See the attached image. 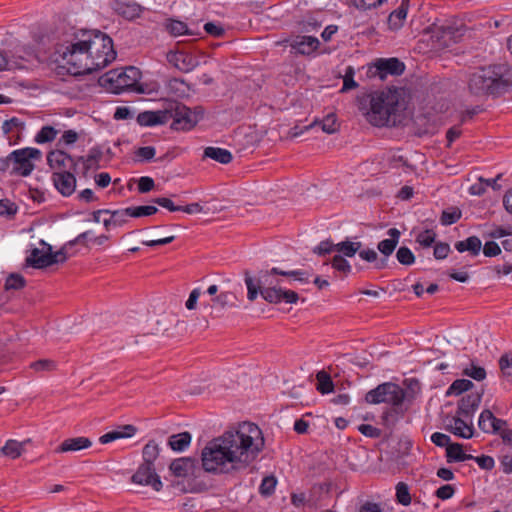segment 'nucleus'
Returning <instances> with one entry per match:
<instances>
[{
	"instance_id": "f257e3e1",
	"label": "nucleus",
	"mask_w": 512,
	"mask_h": 512,
	"mask_svg": "<svg viewBox=\"0 0 512 512\" xmlns=\"http://www.w3.org/2000/svg\"><path fill=\"white\" fill-rule=\"evenodd\" d=\"M262 430L252 422H243L212 439L203 448V469L213 473H231L247 467L264 449Z\"/></svg>"
},
{
	"instance_id": "f03ea898",
	"label": "nucleus",
	"mask_w": 512,
	"mask_h": 512,
	"mask_svg": "<svg viewBox=\"0 0 512 512\" xmlns=\"http://www.w3.org/2000/svg\"><path fill=\"white\" fill-rule=\"evenodd\" d=\"M71 75H86L101 70L116 58L112 39L100 30H82L58 50Z\"/></svg>"
},
{
	"instance_id": "7ed1b4c3",
	"label": "nucleus",
	"mask_w": 512,
	"mask_h": 512,
	"mask_svg": "<svg viewBox=\"0 0 512 512\" xmlns=\"http://www.w3.org/2000/svg\"><path fill=\"white\" fill-rule=\"evenodd\" d=\"M277 276L292 277L295 280L308 283L309 275L302 270L285 271L279 268H272L269 271H261L257 282L245 272V284L247 286V298L254 301L258 294L263 297L265 301L271 304H279L285 302L288 304H295L299 300V295L293 290H287L282 287V280Z\"/></svg>"
},
{
	"instance_id": "20e7f679",
	"label": "nucleus",
	"mask_w": 512,
	"mask_h": 512,
	"mask_svg": "<svg viewBox=\"0 0 512 512\" xmlns=\"http://www.w3.org/2000/svg\"><path fill=\"white\" fill-rule=\"evenodd\" d=\"M396 89L375 91L357 98L359 110L376 127L396 126L401 122V105Z\"/></svg>"
},
{
	"instance_id": "39448f33",
	"label": "nucleus",
	"mask_w": 512,
	"mask_h": 512,
	"mask_svg": "<svg viewBox=\"0 0 512 512\" xmlns=\"http://www.w3.org/2000/svg\"><path fill=\"white\" fill-rule=\"evenodd\" d=\"M512 88V68L507 64L483 66L467 77V89L475 97H499Z\"/></svg>"
},
{
	"instance_id": "423d86ee",
	"label": "nucleus",
	"mask_w": 512,
	"mask_h": 512,
	"mask_svg": "<svg viewBox=\"0 0 512 512\" xmlns=\"http://www.w3.org/2000/svg\"><path fill=\"white\" fill-rule=\"evenodd\" d=\"M405 398V391L399 385L392 382L380 384L365 395V400L368 403H387L393 406L382 415L383 423L387 427L393 426L396 423L398 415H403L404 410L401 408V404Z\"/></svg>"
},
{
	"instance_id": "0eeeda50",
	"label": "nucleus",
	"mask_w": 512,
	"mask_h": 512,
	"mask_svg": "<svg viewBox=\"0 0 512 512\" xmlns=\"http://www.w3.org/2000/svg\"><path fill=\"white\" fill-rule=\"evenodd\" d=\"M140 78V70L134 66H129L107 72L100 77L99 82L109 92L120 94L128 90H138Z\"/></svg>"
},
{
	"instance_id": "6e6552de",
	"label": "nucleus",
	"mask_w": 512,
	"mask_h": 512,
	"mask_svg": "<svg viewBox=\"0 0 512 512\" xmlns=\"http://www.w3.org/2000/svg\"><path fill=\"white\" fill-rule=\"evenodd\" d=\"M40 244L44 246L43 250L34 248L31 250L30 255L26 258V265L31 266L35 269H44L56 263H63L67 260L68 255L66 254V247H62L57 252H52V247L44 242L40 241Z\"/></svg>"
},
{
	"instance_id": "1a4fd4ad",
	"label": "nucleus",
	"mask_w": 512,
	"mask_h": 512,
	"mask_svg": "<svg viewBox=\"0 0 512 512\" xmlns=\"http://www.w3.org/2000/svg\"><path fill=\"white\" fill-rule=\"evenodd\" d=\"M167 122L172 120L171 129L190 130L198 122V116L178 101H169L166 104Z\"/></svg>"
},
{
	"instance_id": "9d476101",
	"label": "nucleus",
	"mask_w": 512,
	"mask_h": 512,
	"mask_svg": "<svg viewBox=\"0 0 512 512\" xmlns=\"http://www.w3.org/2000/svg\"><path fill=\"white\" fill-rule=\"evenodd\" d=\"M12 169L11 174L28 176L34 169L31 159H39L41 152L36 148H24L11 152Z\"/></svg>"
},
{
	"instance_id": "9b49d317",
	"label": "nucleus",
	"mask_w": 512,
	"mask_h": 512,
	"mask_svg": "<svg viewBox=\"0 0 512 512\" xmlns=\"http://www.w3.org/2000/svg\"><path fill=\"white\" fill-rule=\"evenodd\" d=\"M133 483L151 486L155 491H160L162 482L156 473V467L147 464H141L131 478Z\"/></svg>"
},
{
	"instance_id": "f8f14e48",
	"label": "nucleus",
	"mask_w": 512,
	"mask_h": 512,
	"mask_svg": "<svg viewBox=\"0 0 512 512\" xmlns=\"http://www.w3.org/2000/svg\"><path fill=\"white\" fill-rule=\"evenodd\" d=\"M47 162L50 168L54 170V172H75L77 167V160L60 149L50 151L47 154Z\"/></svg>"
},
{
	"instance_id": "ddd939ff",
	"label": "nucleus",
	"mask_w": 512,
	"mask_h": 512,
	"mask_svg": "<svg viewBox=\"0 0 512 512\" xmlns=\"http://www.w3.org/2000/svg\"><path fill=\"white\" fill-rule=\"evenodd\" d=\"M102 215H109V217L105 218L106 230H109L111 227L123 226L130 217L128 208L120 210L102 209L93 212V220L100 222Z\"/></svg>"
},
{
	"instance_id": "4468645a",
	"label": "nucleus",
	"mask_w": 512,
	"mask_h": 512,
	"mask_svg": "<svg viewBox=\"0 0 512 512\" xmlns=\"http://www.w3.org/2000/svg\"><path fill=\"white\" fill-rule=\"evenodd\" d=\"M461 36L459 29L452 26H441L433 30L432 39L436 48H446L456 43Z\"/></svg>"
},
{
	"instance_id": "2eb2a0df",
	"label": "nucleus",
	"mask_w": 512,
	"mask_h": 512,
	"mask_svg": "<svg viewBox=\"0 0 512 512\" xmlns=\"http://www.w3.org/2000/svg\"><path fill=\"white\" fill-rule=\"evenodd\" d=\"M374 66L381 79H384L387 75H401L405 70L404 63L394 57L377 59Z\"/></svg>"
},
{
	"instance_id": "dca6fc26",
	"label": "nucleus",
	"mask_w": 512,
	"mask_h": 512,
	"mask_svg": "<svg viewBox=\"0 0 512 512\" xmlns=\"http://www.w3.org/2000/svg\"><path fill=\"white\" fill-rule=\"evenodd\" d=\"M483 393L484 391L482 390L481 392L470 393L462 397L458 402L456 414L471 420L474 412L478 409L481 403Z\"/></svg>"
},
{
	"instance_id": "f3484780",
	"label": "nucleus",
	"mask_w": 512,
	"mask_h": 512,
	"mask_svg": "<svg viewBox=\"0 0 512 512\" xmlns=\"http://www.w3.org/2000/svg\"><path fill=\"white\" fill-rule=\"evenodd\" d=\"M313 252L319 256H325L327 254L338 252L343 253L345 256H348L349 258L352 257V241H350L348 238L341 242L334 244L330 240H324L321 241L314 249Z\"/></svg>"
},
{
	"instance_id": "a211bd4d",
	"label": "nucleus",
	"mask_w": 512,
	"mask_h": 512,
	"mask_svg": "<svg viewBox=\"0 0 512 512\" xmlns=\"http://www.w3.org/2000/svg\"><path fill=\"white\" fill-rule=\"evenodd\" d=\"M52 180L56 189L63 196H70L76 188V178L74 172L62 171L53 172Z\"/></svg>"
},
{
	"instance_id": "6ab92c4d",
	"label": "nucleus",
	"mask_w": 512,
	"mask_h": 512,
	"mask_svg": "<svg viewBox=\"0 0 512 512\" xmlns=\"http://www.w3.org/2000/svg\"><path fill=\"white\" fill-rule=\"evenodd\" d=\"M167 59L177 69L185 73L192 71L198 65V60L193 55L183 51L170 52Z\"/></svg>"
},
{
	"instance_id": "aec40b11",
	"label": "nucleus",
	"mask_w": 512,
	"mask_h": 512,
	"mask_svg": "<svg viewBox=\"0 0 512 512\" xmlns=\"http://www.w3.org/2000/svg\"><path fill=\"white\" fill-rule=\"evenodd\" d=\"M137 431V427L132 424L121 425L118 426L117 429L109 431L100 436L99 442L101 444H108L119 439L131 438L137 433Z\"/></svg>"
},
{
	"instance_id": "412c9836",
	"label": "nucleus",
	"mask_w": 512,
	"mask_h": 512,
	"mask_svg": "<svg viewBox=\"0 0 512 512\" xmlns=\"http://www.w3.org/2000/svg\"><path fill=\"white\" fill-rule=\"evenodd\" d=\"M319 40L313 36H296L292 42L291 47L299 54L310 55L319 47Z\"/></svg>"
},
{
	"instance_id": "4be33fe9",
	"label": "nucleus",
	"mask_w": 512,
	"mask_h": 512,
	"mask_svg": "<svg viewBox=\"0 0 512 512\" xmlns=\"http://www.w3.org/2000/svg\"><path fill=\"white\" fill-rule=\"evenodd\" d=\"M166 107L157 111H144L137 115L136 121L140 126L151 127L167 123Z\"/></svg>"
},
{
	"instance_id": "5701e85b",
	"label": "nucleus",
	"mask_w": 512,
	"mask_h": 512,
	"mask_svg": "<svg viewBox=\"0 0 512 512\" xmlns=\"http://www.w3.org/2000/svg\"><path fill=\"white\" fill-rule=\"evenodd\" d=\"M466 419L467 418H463L462 416H458L456 414L452 418V423L448 426V430L458 437L464 439L472 438L474 434V428L472 423L469 424Z\"/></svg>"
},
{
	"instance_id": "b1692460",
	"label": "nucleus",
	"mask_w": 512,
	"mask_h": 512,
	"mask_svg": "<svg viewBox=\"0 0 512 512\" xmlns=\"http://www.w3.org/2000/svg\"><path fill=\"white\" fill-rule=\"evenodd\" d=\"M92 442L87 437H75L64 440L55 450L56 453L79 451L91 447Z\"/></svg>"
},
{
	"instance_id": "393cba45",
	"label": "nucleus",
	"mask_w": 512,
	"mask_h": 512,
	"mask_svg": "<svg viewBox=\"0 0 512 512\" xmlns=\"http://www.w3.org/2000/svg\"><path fill=\"white\" fill-rule=\"evenodd\" d=\"M103 152L100 147H93L89 150L86 157L80 156L77 159L78 162L83 164V175L86 176L90 169L99 168V162L102 159Z\"/></svg>"
},
{
	"instance_id": "a878e982",
	"label": "nucleus",
	"mask_w": 512,
	"mask_h": 512,
	"mask_svg": "<svg viewBox=\"0 0 512 512\" xmlns=\"http://www.w3.org/2000/svg\"><path fill=\"white\" fill-rule=\"evenodd\" d=\"M410 3L407 0H402L400 6L392 11L388 17V25L392 30H398L403 26L406 19Z\"/></svg>"
},
{
	"instance_id": "bb28decb",
	"label": "nucleus",
	"mask_w": 512,
	"mask_h": 512,
	"mask_svg": "<svg viewBox=\"0 0 512 512\" xmlns=\"http://www.w3.org/2000/svg\"><path fill=\"white\" fill-rule=\"evenodd\" d=\"M195 466V460L190 457H183L175 459L170 464V470L176 477L188 476Z\"/></svg>"
},
{
	"instance_id": "cd10ccee",
	"label": "nucleus",
	"mask_w": 512,
	"mask_h": 512,
	"mask_svg": "<svg viewBox=\"0 0 512 512\" xmlns=\"http://www.w3.org/2000/svg\"><path fill=\"white\" fill-rule=\"evenodd\" d=\"M387 233L390 238L380 241L377 248L383 256L389 257L394 252L399 242L400 231L396 228H391Z\"/></svg>"
},
{
	"instance_id": "c85d7f7f",
	"label": "nucleus",
	"mask_w": 512,
	"mask_h": 512,
	"mask_svg": "<svg viewBox=\"0 0 512 512\" xmlns=\"http://www.w3.org/2000/svg\"><path fill=\"white\" fill-rule=\"evenodd\" d=\"M482 242L477 236H470L466 240L458 241L455 243V248L458 252H470L471 255L477 256L481 250Z\"/></svg>"
},
{
	"instance_id": "c756f323",
	"label": "nucleus",
	"mask_w": 512,
	"mask_h": 512,
	"mask_svg": "<svg viewBox=\"0 0 512 512\" xmlns=\"http://www.w3.org/2000/svg\"><path fill=\"white\" fill-rule=\"evenodd\" d=\"M160 453L159 444L155 440H149L142 450L143 464L155 466V461Z\"/></svg>"
},
{
	"instance_id": "7c9ffc66",
	"label": "nucleus",
	"mask_w": 512,
	"mask_h": 512,
	"mask_svg": "<svg viewBox=\"0 0 512 512\" xmlns=\"http://www.w3.org/2000/svg\"><path fill=\"white\" fill-rule=\"evenodd\" d=\"M204 157L211 158L221 164H228L233 159L229 150L219 147H206Z\"/></svg>"
},
{
	"instance_id": "2f4dec72",
	"label": "nucleus",
	"mask_w": 512,
	"mask_h": 512,
	"mask_svg": "<svg viewBox=\"0 0 512 512\" xmlns=\"http://www.w3.org/2000/svg\"><path fill=\"white\" fill-rule=\"evenodd\" d=\"M446 457L449 463L463 462L473 459V455L463 452V446L460 443H451V445H448V448L446 449Z\"/></svg>"
},
{
	"instance_id": "473e14b6",
	"label": "nucleus",
	"mask_w": 512,
	"mask_h": 512,
	"mask_svg": "<svg viewBox=\"0 0 512 512\" xmlns=\"http://www.w3.org/2000/svg\"><path fill=\"white\" fill-rule=\"evenodd\" d=\"M191 442V434L189 432H182L171 435L168 440V445L174 451L185 450Z\"/></svg>"
},
{
	"instance_id": "72a5a7b5",
	"label": "nucleus",
	"mask_w": 512,
	"mask_h": 512,
	"mask_svg": "<svg viewBox=\"0 0 512 512\" xmlns=\"http://www.w3.org/2000/svg\"><path fill=\"white\" fill-rule=\"evenodd\" d=\"M236 300V295L231 291L221 292L219 295L212 299L214 305L220 309L236 307Z\"/></svg>"
},
{
	"instance_id": "f704fd0d",
	"label": "nucleus",
	"mask_w": 512,
	"mask_h": 512,
	"mask_svg": "<svg viewBox=\"0 0 512 512\" xmlns=\"http://www.w3.org/2000/svg\"><path fill=\"white\" fill-rule=\"evenodd\" d=\"M317 390L322 394H328L333 391L334 384L330 375L324 370L316 374Z\"/></svg>"
},
{
	"instance_id": "c9c22d12",
	"label": "nucleus",
	"mask_w": 512,
	"mask_h": 512,
	"mask_svg": "<svg viewBox=\"0 0 512 512\" xmlns=\"http://www.w3.org/2000/svg\"><path fill=\"white\" fill-rule=\"evenodd\" d=\"M24 449V442H18L16 440H8L2 447L1 451L3 455L8 456L12 459H16L21 456Z\"/></svg>"
},
{
	"instance_id": "e433bc0d",
	"label": "nucleus",
	"mask_w": 512,
	"mask_h": 512,
	"mask_svg": "<svg viewBox=\"0 0 512 512\" xmlns=\"http://www.w3.org/2000/svg\"><path fill=\"white\" fill-rule=\"evenodd\" d=\"M165 28L172 36L192 35L186 23L180 20L168 19L165 23Z\"/></svg>"
},
{
	"instance_id": "4c0bfd02",
	"label": "nucleus",
	"mask_w": 512,
	"mask_h": 512,
	"mask_svg": "<svg viewBox=\"0 0 512 512\" xmlns=\"http://www.w3.org/2000/svg\"><path fill=\"white\" fill-rule=\"evenodd\" d=\"M474 384L468 379H457L455 380L447 390V395H460L473 388Z\"/></svg>"
},
{
	"instance_id": "58836bf2",
	"label": "nucleus",
	"mask_w": 512,
	"mask_h": 512,
	"mask_svg": "<svg viewBox=\"0 0 512 512\" xmlns=\"http://www.w3.org/2000/svg\"><path fill=\"white\" fill-rule=\"evenodd\" d=\"M343 253H338L333 256L331 264L335 271L342 273L347 276L350 272V264Z\"/></svg>"
},
{
	"instance_id": "ea45409f",
	"label": "nucleus",
	"mask_w": 512,
	"mask_h": 512,
	"mask_svg": "<svg viewBox=\"0 0 512 512\" xmlns=\"http://www.w3.org/2000/svg\"><path fill=\"white\" fill-rule=\"evenodd\" d=\"M2 129H3L4 134H6V135H8L9 133L16 130L17 131L16 139H19L20 133L25 129V123L17 117H12L11 119L4 121Z\"/></svg>"
},
{
	"instance_id": "a19ab883",
	"label": "nucleus",
	"mask_w": 512,
	"mask_h": 512,
	"mask_svg": "<svg viewBox=\"0 0 512 512\" xmlns=\"http://www.w3.org/2000/svg\"><path fill=\"white\" fill-rule=\"evenodd\" d=\"M58 132L59 131L52 126H43L35 136V142L39 144L52 142L56 138Z\"/></svg>"
},
{
	"instance_id": "79ce46f5",
	"label": "nucleus",
	"mask_w": 512,
	"mask_h": 512,
	"mask_svg": "<svg viewBox=\"0 0 512 512\" xmlns=\"http://www.w3.org/2000/svg\"><path fill=\"white\" fill-rule=\"evenodd\" d=\"M143 8L136 3L124 4L119 8V13L126 19L133 20L140 17Z\"/></svg>"
},
{
	"instance_id": "37998d69",
	"label": "nucleus",
	"mask_w": 512,
	"mask_h": 512,
	"mask_svg": "<svg viewBox=\"0 0 512 512\" xmlns=\"http://www.w3.org/2000/svg\"><path fill=\"white\" fill-rule=\"evenodd\" d=\"M30 368L35 372H52L57 369V363L52 359H40L32 362Z\"/></svg>"
},
{
	"instance_id": "c03bdc74",
	"label": "nucleus",
	"mask_w": 512,
	"mask_h": 512,
	"mask_svg": "<svg viewBox=\"0 0 512 512\" xmlns=\"http://www.w3.org/2000/svg\"><path fill=\"white\" fill-rule=\"evenodd\" d=\"M462 373L476 381H482L486 378V370L481 366H477L473 361L468 367L463 369Z\"/></svg>"
},
{
	"instance_id": "a18cd8bd",
	"label": "nucleus",
	"mask_w": 512,
	"mask_h": 512,
	"mask_svg": "<svg viewBox=\"0 0 512 512\" xmlns=\"http://www.w3.org/2000/svg\"><path fill=\"white\" fill-rule=\"evenodd\" d=\"M462 216V212L459 208L454 207L451 210H443L440 222L444 226L452 225L456 223Z\"/></svg>"
},
{
	"instance_id": "49530a36",
	"label": "nucleus",
	"mask_w": 512,
	"mask_h": 512,
	"mask_svg": "<svg viewBox=\"0 0 512 512\" xmlns=\"http://www.w3.org/2000/svg\"><path fill=\"white\" fill-rule=\"evenodd\" d=\"M156 150L152 146L139 147L134 152V160L137 162H148L154 158Z\"/></svg>"
},
{
	"instance_id": "de8ad7c7",
	"label": "nucleus",
	"mask_w": 512,
	"mask_h": 512,
	"mask_svg": "<svg viewBox=\"0 0 512 512\" xmlns=\"http://www.w3.org/2000/svg\"><path fill=\"white\" fill-rule=\"evenodd\" d=\"M130 217H143L154 215L158 212V208L156 206L147 205V206H137V207H128Z\"/></svg>"
},
{
	"instance_id": "09e8293b",
	"label": "nucleus",
	"mask_w": 512,
	"mask_h": 512,
	"mask_svg": "<svg viewBox=\"0 0 512 512\" xmlns=\"http://www.w3.org/2000/svg\"><path fill=\"white\" fill-rule=\"evenodd\" d=\"M319 124L321 125L322 130L328 134L335 133L339 128V124L337 123L336 115L334 113L326 115Z\"/></svg>"
},
{
	"instance_id": "8fccbe9b",
	"label": "nucleus",
	"mask_w": 512,
	"mask_h": 512,
	"mask_svg": "<svg viewBox=\"0 0 512 512\" xmlns=\"http://www.w3.org/2000/svg\"><path fill=\"white\" fill-rule=\"evenodd\" d=\"M396 498H397V501L404 506H407L411 503L409 487L406 483L399 482L396 485Z\"/></svg>"
},
{
	"instance_id": "3c124183",
	"label": "nucleus",
	"mask_w": 512,
	"mask_h": 512,
	"mask_svg": "<svg viewBox=\"0 0 512 512\" xmlns=\"http://www.w3.org/2000/svg\"><path fill=\"white\" fill-rule=\"evenodd\" d=\"M396 258L402 265H412L415 262V256L412 251L405 246L400 247L396 252Z\"/></svg>"
},
{
	"instance_id": "603ef678",
	"label": "nucleus",
	"mask_w": 512,
	"mask_h": 512,
	"mask_svg": "<svg viewBox=\"0 0 512 512\" xmlns=\"http://www.w3.org/2000/svg\"><path fill=\"white\" fill-rule=\"evenodd\" d=\"M26 284L24 277L20 274H10L5 282L6 290H19Z\"/></svg>"
},
{
	"instance_id": "864d4df0",
	"label": "nucleus",
	"mask_w": 512,
	"mask_h": 512,
	"mask_svg": "<svg viewBox=\"0 0 512 512\" xmlns=\"http://www.w3.org/2000/svg\"><path fill=\"white\" fill-rule=\"evenodd\" d=\"M494 420V414L489 409H485L480 414L478 426L483 432L490 433L491 427L489 423H492Z\"/></svg>"
},
{
	"instance_id": "5fc2aeb1",
	"label": "nucleus",
	"mask_w": 512,
	"mask_h": 512,
	"mask_svg": "<svg viewBox=\"0 0 512 512\" xmlns=\"http://www.w3.org/2000/svg\"><path fill=\"white\" fill-rule=\"evenodd\" d=\"M277 480L274 476H266L262 480V483L259 487V492L263 496H270L273 494L276 487Z\"/></svg>"
},
{
	"instance_id": "6e6d98bb",
	"label": "nucleus",
	"mask_w": 512,
	"mask_h": 512,
	"mask_svg": "<svg viewBox=\"0 0 512 512\" xmlns=\"http://www.w3.org/2000/svg\"><path fill=\"white\" fill-rule=\"evenodd\" d=\"M18 211V206L16 203L10 201L9 199H1L0 200V216H14Z\"/></svg>"
},
{
	"instance_id": "4d7b16f0",
	"label": "nucleus",
	"mask_w": 512,
	"mask_h": 512,
	"mask_svg": "<svg viewBox=\"0 0 512 512\" xmlns=\"http://www.w3.org/2000/svg\"><path fill=\"white\" fill-rule=\"evenodd\" d=\"M500 370L505 377H512V352L504 354L499 359Z\"/></svg>"
},
{
	"instance_id": "13d9d810",
	"label": "nucleus",
	"mask_w": 512,
	"mask_h": 512,
	"mask_svg": "<svg viewBox=\"0 0 512 512\" xmlns=\"http://www.w3.org/2000/svg\"><path fill=\"white\" fill-rule=\"evenodd\" d=\"M436 239V233L432 230H425L419 233L416 241L423 247H430Z\"/></svg>"
},
{
	"instance_id": "bf43d9fd",
	"label": "nucleus",
	"mask_w": 512,
	"mask_h": 512,
	"mask_svg": "<svg viewBox=\"0 0 512 512\" xmlns=\"http://www.w3.org/2000/svg\"><path fill=\"white\" fill-rule=\"evenodd\" d=\"M407 387L406 398H414L420 392L421 385L417 379H407L404 381Z\"/></svg>"
},
{
	"instance_id": "052dcab7",
	"label": "nucleus",
	"mask_w": 512,
	"mask_h": 512,
	"mask_svg": "<svg viewBox=\"0 0 512 512\" xmlns=\"http://www.w3.org/2000/svg\"><path fill=\"white\" fill-rule=\"evenodd\" d=\"M472 460L476 461V463L479 465V467L483 470H488V471L492 470L495 465L494 459L488 455H481V456H477V457L473 456Z\"/></svg>"
},
{
	"instance_id": "680f3d73",
	"label": "nucleus",
	"mask_w": 512,
	"mask_h": 512,
	"mask_svg": "<svg viewBox=\"0 0 512 512\" xmlns=\"http://www.w3.org/2000/svg\"><path fill=\"white\" fill-rule=\"evenodd\" d=\"M79 139V135L74 130H67L63 133L62 137L59 139L57 146L62 145H71L74 144Z\"/></svg>"
},
{
	"instance_id": "e2e57ef3",
	"label": "nucleus",
	"mask_w": 512,
	"mask_h": 512,
	"mask_svg": "<svg viewBox=\"0 0 512 512\" xmlns=\"http://www.w3.org/2000/svg\"><path fill=\"white\" fill-rule=\"evenodd\" d=\"M450 252V246L448 243L439 242L434 247V257L438 260L445 259Z\"/></svg>"
},
{
	"instance_id": "0e129e2a",
	"label": "nucleus",
	"mask_w": 512,
	"mask_h": 512,
	"mask_svg": "<svg viewBox=\"0 0 512 512\" xmlns=\"http://www.w3.org/2000/svg\"><path fill=\"white\" fill-rule=\"evenodd\" d=\"M155 187V182L151 177L143 176L138 180V191L147 193Z\"/></svg>"
},
{
	"instance_id": "69168bd1",
	"label": "nucleus",
	"mask_w": 512,
	"mask_h": 512,
	"mask_svg": "<svg viewBox=\"0 0 512 512\" xmlns=\"http://www.w3.org/2000/svg\"><path fill=\"white\" fill-rule=\"evenodd\" d=\"M501 253L500 246L494 241H488L484 244L483 254L486 257H495Z\"/></svg>"
},
{
	"instance_id": "338daca9",
	"label": "nucleus",
	"mask_w": 512,
	"mask_h": 512,
	"mask_svg": "<svg viewBox=\"0 0 512 512\" xmlns=\"http://www.w3.org/2000/svg\"><path fill=\"white\" fill-rule=\"evenodd\" d=\"M358 430L365 436L370 438H378L381 435V430L369 425V424H361L358 426Z\"/></svg>"
},
{
	"instance_id": "774afa93",
	"label": "nucleus",
	"mask_w": 512,
	"mask_h": 512,
	"mask_svg": "<svg viewBox=\"0 0 512 512\" xmlns=\"http://www.w3.org/2000/svg\"><path fill=\"white\" fill-rule=\"evenodd\" d=\"M455 493V489L452 485L446 484L438 488L435 495L441 500L450 499Z\"/></svg>"
}]
</instances>
